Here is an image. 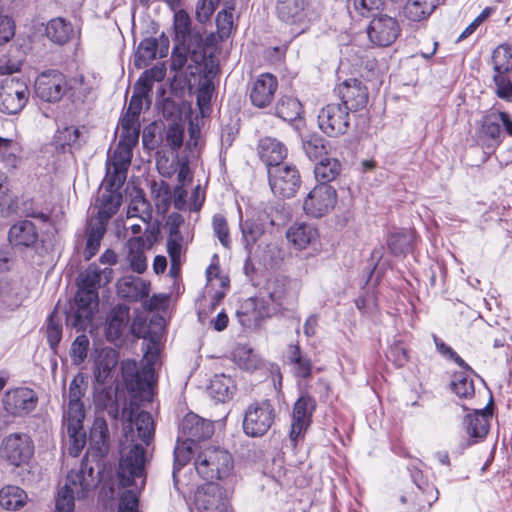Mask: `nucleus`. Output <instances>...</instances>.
<instances>
[{
  "label": "nucleus",
  "mask_w": 512,
  "mask_h": 512,
  "mask_svg": "<svg viewBox=\"0 0 512 512\" xmlns=\"http://www.w3.org/2000/svg\"><path fill=\"white\" fill-rule=\"evenodd\" d=\"M155 434L154 421L149 412L130 411L129 422L124 426L118 477L123 487L141 490L146 483V451Z\"/></svg>",
  "instance_id": "obj_1"
},
{
  "label": "nucleus",
  "mask_w": 512,
  "mask_h": 512,
  "mask_svg": "<svg viewBox=\"0 0 512 512\" xmlns=\"http://www.w3.org/2000/svg\"><path fill=\"white\" fill-rule=\"evenodd\" d=\"M113 270L100 269L90 264L79 275L78 290L69 309L66 311V323L77 331L86 330L93 320L94 310L98 305V289L111 281Z\"/></svg>",
  "instance_id": "obj_2"
},
{
  "label": "nucleus",
  "mask_w": 512,
  "mask_h": 512,
  "mask_svg": "<svg viewBox=\"0 0 512 512\" xmlns=\"http://www.w3.org/2000/svg\"><path fill=\"white\" fill-rule=\"evenodd\" d=\"M109 439V430L105 419L97 417L90 430L89 448L79 469L72 470L68 474V480L73 485L80 486L81 494L96 487L98 479L94 473L92 462L98 463L106 457L109 451Z\"/></svg>",
  "instance_id": "obj_3"
},
{
  "label": "nucleus",
  "mask_w": 512,
  "mask_h": 512,
  "mask_svg": "<svg viewBox=\"0 0 512 512\" xmlns=\"http://www.w3.org/2000/svg\"><path fill=\"white\" fill-rule=\"evenodd\" d=\"M502 127L508 135L512 136V120L506 112L490 111L480 121L475 138L477 144L488 156L494 153L502 142L504 136Z\"/></svg>",
  "instance_id": "obj_4"
},
{
  "label": "nucleus",
  "mask_w": 512,
  "mask_h": 512,
  "mask_svg": "<svg viewBox=\"0 0 512 512\" xmlns=\"http://www.w3.org/2000/svg\"><path fill=\"white\" fill-rule=\"evenodd\" d=\"M194 467L197 474L208 482L223 480L233 470V459L225 450L208 448L196 456Z\"/></svg>",
  "instance_id": "obj_5"
},
{
  "label": "nucleus",
  "mask_w": 512,
  "mask_h": 512,
  "mask_svg": "<svg viewBox=\"0 0 512 512\" xmlns=\"http://www.w3.org/2000/svg\"><path fill=\"white\" fill-rule=\"evenodd\" d=\"M278 19L291 26L295 35L304 33L317 18V13L309 0H276Z\"/></svg>",
  "instance_id": "obj_6"
},
{
  "label": "nucleus",
  "mask_w": 512,
  "mask_h": 512,
  "mask_svg": "<svg viewBox=\"0 0 512 512\" xmlns=\"http://www.w3.org/2000/svg\"><path fill=\"white\" fill-rule=\"evenodd\" d=\"M159 356L156 343L152 341L144 352L143 361L145 362L143 372L140 373L137 363L134 360H126L122 362V378L130 392L140 393L150 389L149 377L153 374L154 365Z\"/></svg>",
  "instance_id": "obj_7"
},
{
  "label": "nucleus",
  "mask_w": 512,
  "mask_h": 512,
  "mask_svg": "<svg viewBox=\"0 0 512 512\" xmlns=\"http://www.w3.org/2000/svg\"><path fill=\"white\" fill-rule=\"evenodd\" d=\"M276 418V410L268 399L251 403L244 414L243 431L250 437H262L265 435Z\"/></svg>",
  "instance_id": "obj_8"
},
{
  "label": "nucleus",
  "mask_w": 512,
  "mask_h": 512,
  "mask_svg": "<svg viewBox=\"0 0 512 512\" xmlns=\"http://www.w3.org/2000/svg\"><path fill=\"white\" fill-rule=\"evenodd\" d=\"M267 174L271 191L279 198L294 197L301 186L299 171L293 164L284 163L269 167Z\"/></svg>",
  "instance_id": "obj_9"
},
{
  "label": "nucleus",
  "mask_w": 512,
  "mask_h": 512,
  "mask_svg": "<svg viewBox=\"0 0 512 512\" xmlns=\"http://www.w3.org/2000/svg\"><path fill=\"white\" fill-rule=\"evenodd\" d=\"M493 82L496 94L502 99L512 98V81L509 73L512 72V46L499 45L492 53Z\"/></svg>",
  "instance_id": "obj_10"
},
{
  "label": "nucleus",
  "mask_w": 512,
  "mask_h": 512,
  "mask_svg": "<svg viewBox=\"0 0 512 512\" xmlns=\"http://www.w3.org/2000/svg\"><path fill=\"white\" fill-rule=\"evenodd\" d=\"M26 82L19 77H8L0 88V111L7 115H16L22 111L29 99Z\"/></svg>",
  "instance_id": "obj_11"
},
{
  "label": "nucleus",
  "mask_w": 512,
  "mask_h": 512,
  "mask_svg": "<svg viewBox=\"0 0 512 512\" xmlns=\"http://www.w3.org/2000/svg\"><path fill=\"white\" fill-rule=\"evenodd\" d=\"M1 457L9 464L20 467L27 464L34 454V444L26 433H12L0 445Z\"/></svg>",
  "instance_id": "obj_12"
},
{
  "label": "nucleus",
  "mask_w": 512,
  "mask_h": 512,
  "mask_svg": "<svg viewBox=\"0 0 512 512\" xmlns=\"http://www.w3.org/2000/svg\"><path fill=\"white\" fill-rule=\"evenodd\" d=\"M315 410L316 400L307 393L302 394L294 403L289 432V440L293 446H296L299 440L304 439L305 433L312 423Z\"/></svg>",
  "instance_id": "obj_13"
},
{
  "label": "nucleus",
  "mask_w": 512,
  "mask_h": 512,
  "mask_svg": "<svg viewBox=\"0 0 512 512\" xmlns=\"http://www.w3.org/2000/svg\"><path fill=\"white\" fill-rule=\"evenodd\" d=\"M318 125L329 137L344 135L350 126V111L340 103H329L319 111Z\"/></svg>",
  "instance_id": "obj_14"
},
{
  "label": "nucleus",
  "mask_w": 512,
  "mask_h": 512,
  "mask_svg": "<svg viewBox=\"0 0 512 512\" xmlns=\"http://www.w3.org/2000/svg\"><path fill=\"white\" fill-rule=\"evenodd\" d=\"M197 512H227L230 503L226 491L215 482L199 486L194 494Z\"/></svg>",
  "instance_id": "obj_15"
},
{
  "label": "nucleus",
  "mask_w": 512,
  "mask_h": 512,
  "mask_svg": "<svg viewBox=\"0 0 512 512\" xmlns=\"http://www.w3.org/2000/svg\"><path fill=\"white\" fill-rule=\"evenodd\" d=\"M132 146L118 142L106 163L105 183L110 187H122L133 155Z\"/></svg>",
  "instance_id": "obj_16"
},
{
  "label": "nucleus",
  "mask_w": 512,
  "mask_h": 512,
  "mask_svg": "<svg viewBox=\"0 0 512 512\" xmlns=\"http://www.w3.org/2000/svg\"><path fill=\"white\" fill-rule=\"evenodd\" d=\"M492 404V398L488 406L481 410H474L473 413L467 414L463 420V426L467 439H464L459 444V453H462L465 449L471 447L483 441L489 432V418L492 413L489 406Z\"/></svg>",
  "instance_id": "obj_17"
},
{
  "label": "nucleus",
  "mask_w": 512,
  "mask_h": 512,
  "mask_svg": "<svg viewBox=\"0 0 512 512\" xmlns=\"http://www.w3.org/2000/svg\"><path fill=\"white\" fill-rule=\"evenodd\" d=\"M400 31L396 18L381 13L373 16L367 27L370 42L378 47L390 46L398 38Z\"/></svg>",
  "instance_id": "obj_18"
},
{
  "label": "nucleus",
  "mask_w": 512,
  "mask_h": 512,
  "mask_svg": "<svg viewBox=\"0 0 512 512\" xmlns=\"http://www.w3.org/2000/svg\"><path fill=\"white\" fill-rule=\"evenodd\" d=\"M337 192L326 184L316 185L306 196L303 209L308 216L320 218L328 214L335 206Z\"/></svg>",
  "instance_id": "obj_19"
},
{
  "label": "nucleus",
  "mask_w": 512,
  "mask_h": 512,
  "mask_svg": "<svg viewBox=\"0 0 512 512\" xmlns=\"http://www.w3.org/2000/svg\"><path fill=\"white\" fill-rule=\"evenodd\" d=\"M35 94L45 102L55 103L66 94V77L58 70L41 73L35 80Z\"/></svg>",
  "instance_id": "obj_20"
},
{
  "label": "nucleus",
  "mask_w": 512,
  "mask_h": 512,
  "mask_svg": "<svg viewBox=\"0 0 512 512\" xmlns=\"http://www.w3.org/2000/svg\"><path fill=\"white\" fill-rule=\"evenodd\" d=\"M343 107L350 112H356L366 107L369 100L367 87L358 79L351 78L342 82L335 89Z\"/></svg>",
  "instance_id": "obj_21"
},
{
  "label": "nucleus",
  "mask_w": 512,
  "mask_h": 512,
  "mask_svg": "<svg viewBox=\"0 0 512 512\" xmlns=\"http://www.w3.org/2000/svg\"><path fill=\"white\" fill-rule=\"evenodd\" d=\"M38 397L36 393L26 387L15 388L4 394V409L13 416H24L32 412L37 405Z\"/></svg>",
  "instance_id": "obj_22"
},
{
  "label": "nucleus",
  "mask_w": 512,
  "mask_h": 512,
  "mask_svg": "<svg viewBox=\"0 0 512 512\" xmlns=\"http://www.w3.org/2000/svg\"><path fill=\"white\" fill-rule=\"evenodd\" d=\"M158 231L154 228L146 230L144 235L132 237L128 240L127 246L129 248L128 259L131 269L142 274L147 269V258L145 250L150 249L157 239Z\"/></svg>",
  "instance_id": "obj_23"
},
{
  "label": "nucleus",
  "mask_w": 512,
  "mask_h": 512,
  "mask_svg": "<svg viewBox=\"0 0 512 512\" xmlns=\"http://www.w3.org/2000/svg\"><path fill=\"white\" fill-rule=\"evenodd\" d=\"M213 433L214 425L212 421L190 412L185 415L181 422L178 437L196 445L197 442L209 439Z\"/></svg>",
  "instance_id": "obj_24"
},
{
  "label": "nucleus",
  "mask_w": 512,
  "mask_h": 512,
  "mask_svg": "<svg viewBox=\"0 0 512 512\" xmlns=\"http://www.w3.org/2000/svg\"><path fill=\"white\" fill-rule=\"evenodd\" d=\"M278 89V80L271 73L260 74L251 84L249 98L253 106L266 108L274 100Z\"/></svg>",
  "instance_id": "obj_25"
},
{
  "label": "nucleus",
  "mask_w": 512,
  "mask_h": 512,
  "mask_svg": "<svg viewBox=\"0 0 512 512\" xmlns=\"http://www.w3.org/2000/svg\"><path fill=\"white\" fill-rule=\"evenodd\" d=\"M173 28L175 39L180 44L189 46L192 50H202L203 38L200 32L192 29V22L189 14L183 10L174 13Z\"/></svg>",
  "instance_id": "obj_26"
},
{
  "label": "nucleus",
  "mask_w": 512,
  "mask_h": 512,
  "mask_svg": "<svg viewBox=\"0 0 512 512\" xmlns=\"http://www.w3.org/2000/svg\"><path fill=\"white\" fill-rule=\"evenodd\" d=\"M38 238L37 228L30 220H20L14 223L8 231V242L17 251L33 247Z\"/></svg>",
  "instance_id": "obj_27"
},
{
  "label": "nucleus",
  "mask_w": 512,
  "mask_h": 512,
  "mask_svg": "<svg viewBox=\"0 0 512 512\" xmlns=\"http://www.w3.org/2000/svg\"><path fill=\"white\" fill-rule=\"evenodd\" d=\"M103 186L104 190L97 197L95 203V206L98 208L97 215L90 219L100 220L107 226L108 221L117 213L121 205L122 195L118 191L121 187H110L105 183V180L103 181Z\"/></svg>",
  "instance_id": "obj_28"
},
{
  "label": "nucleus",
  "mask_w": 512,
  "mask_h": 512,
  "mask_svg": "<svg viewBox=\"0 0 512 512\" xmlns=\"http://www.w3.org/2000/svg\"><path fill=\"white\" fill-rule=\"evenodd\" d=\"M168 49L169 41L163 36L160 40L154 37L143 39L137 48L134 60L135 66L138 68L146 67L157 56H159V58L166 57Z\"/></svg>",
  "instance_id": "obj_29"
},
{
  "label": "nucleus",
  "mask_w": 512,
  "mask_h": 512,
  "mask_svg": "<svg viewBox=\"0 0 512 512\" xmlns=\"http://www.w3.org/2000/svg\"><path fill=\"white\" fill-rule=\"evenodd\" d=\"M287 147L280 140L273 137H263L258 143V154L265 163L267 170L269 167L284 164L287 157Z\"/></svg>",
  "instance_id": "obj_30"
},
{
  "label": "nucleus",
  "mask_w": 512,
  "mask_h": 512,
  "mask_svg": "<svg viewBox=\"0 0 512 512\" xmlns=\"http://www.w3.org/2000/svg\"><path fill=\"white\" fill-rule=\"evenodd\" d=\"M150 283L137 276H124L117 282L119 297L131 302H137L149 295Z\"/></svg>",
  "instance_id": "obj_31"
},
{
  "label": "nucleus",
  "mask_w": 512,
  "mask_h": 512,
  "mask_svg": "<svg viewBox=\"0 0 512 512\" xmlns=\"http://www.w3.org/2000/svg\"><path fill=\"white\" fill-rule=\"evenodd\" d=\"M117 363L118 354L116 350L108 347L101 349L94 361L93 375L95 382L101 385L106 383Z\"/></svg>",
  "instance_id": "obj_32"
},
{
  "label": "nucleus",
  "mask_w": 512,
  "mask_h": 512,
  "mask_svg": "<svg viewBox=\"0 0 512 512\" xmlns=\"http://www.w3.org/2000/svg\"><path fill=\"white\" fill-rule=\"evenodd\" d=\"M240 321L248 327L259 326L260 323L270 315L269 307L265 305L264 300L258 298L248 299L238 312Z\"/></svg>",
  "instance_id": "obj_33"
},
{
  "label": "nucleus",
  "mask_w": 512,
  "mask_h": 512,
  "mask_svg": "<svg viewBox=\"0 0 512 512\" xmlns=\"http://www.w3.org/2000/svg\"><path fill=\"white\" fill-rule=\"evenodd\" d=\"M439 5V0H407L402 14L410 22L427 20Z\"/></svg>",
  "instance_id": "obj_34"
},
{
  "label": "nucleus",
  "mask_w": 512,
  "mask_h": 512,
  "mask_svg": "<svg viewBox=\"0 0 512 512\" xmlns=\"http://www.w3.org/2000/svg\"><path fill=\"white\" fill-rule=\"evenodd\" d=\"M196 445L192 444L181 437H178L176 446L174 448V463H173V481L177 490H180L179 472L189 463L195 453Z\"/></svg>",
  "instance_id": "obj_35"
},
{
  "label": "nucleus",
  "mask_w": 512,
  "mask_h": 512,
  "mask_svg": "<svg viewBox=\"0 0 512 512\" xmlns=\"http://www.w3.org/2000/svg\"><path fill=\"white\" fill-rule=\"evenodd\" d=\"M209 395L218 402H226L233 396L236 385L234 380L225 374H216L207 388Z\"/></svg>",
  "instance_id": "obj_36"
},
{
  "label": "nucleus",
  "mask_w": 512,
  "mask_h": 512,
  "mask_svg": "<svg viewBox=\"0 0 512 512\" xmlns=\"http://www.w3.org/2000/svg\"><path fill=\"white\" fill-rule=\"evenodd\" d=\"M239 228L242 234V244L249 257L254 245L264 234V226L254 219L243 220L242 214L240 213Z\"/></svg>",
  "instance_id": "obj_37"
},
{
  "label": "nucleus",
  "mask_w": 512,
  "mask_h": 512,
  "mask_svg": "<svg viewBox=\"0 0 512 512\" xmlns=\"http://www.w3.org/2000/svg\"><path fill=\"white\" fill-rule=\"evenodd\" d=\"M287 239L298 249H305L318 236V231L310 224L295 223L286 233Z\"/></svg>",
  "instance_id": "obj_38"
},
{
  "label": "nucleus",
  "mask_w": 512,
  "mask_h": 512,
  "mask_svg": "<svg viewBox=\"0 0 512 512\" xmlns=\"http://www.w3.org/2000/svg\"><path fill=\"white\" fill-rule=\"evenodd\" d=\"M106 232V226L100 220L90 219L86 228V247L84 257L86 260L96 255L100 248L101 240Z\"/></svg>",
  "instance_id": "obj_39"
},
{
  "label": "nucleus",
  "mask_w": 512,
  "mask_h": 512,
  "mask_svg": "<svg viewBox=\"0 0 512 512\" xmlns=\"http://www.w3.org/2000/svg\"><path fill=\"white\" fill-rule=\"evenodd\" d=\"M81 488L79 485H73L68 479L66 484L58 491L55 501V512H74L75 507V496L78 498H84L91 490H87L84 494H81Z\"/></svg>",
  "instance_id": "obj_40"
},
{
  "label": "nucleus",
  "mask_w": 512,
  "mask_h": 512,
  "mask_svg": "<svg viewBox=\"0 0 512 512\" xmlns=\"http://www.w3.org/2000/svg\"><path fill=\"white\" fill-rule=\"evenodd\" d=\"M414 238L415 234L412 230L400 229L388 235L387 246L393 255H405L412 249Z\"/></svg>",
  "instance_id": "obj_41"
},
{
  "label": "nucleus",
  "mask_w": 512,
  "mask_h": 512,
  "mask_svg": "<svg viewBox=\"0 0 512 512\" xmlns=\"http://www.w3.org/2000/svg\"><path fill=\"white\" fill-rule=\"evenodd\" d=\"M93 90V83L83 74L78 73L69 79L66 78L65 92L73 101L84 102Z\"/></svg>",
  "instance_id": "obj_42"
},
{
  "label": "nucleus",
  "mask_w": 512,
  "mask_h": 512,
  "mask_svg": "<svg viewBox=\"0 0 512 512\" xmlns=\"http://www.w3.org/2000/svg\"><path fill=\"white\" fill-rule=\"evenodd\" d=\"M302 113L303 107L301 102L292 96H282L275 106V115L283 121H296L301 117Z\"/></svg>",
  "instance_id": "obj_43"
},
{
  "label": "nucleus",
  "mask_w": 512,
  "mask_h": 512,
  "mask_svg": "<svg viewBox=\"0 0 512 512\" xmlns=\"http://www.w3.org/2000/svg\"><path fill=\"white\" fill-rule=\"evenodd\" d=\"M46 36L52 42L63 45L69 41L73 34V27L70 22L58 17L51 19L45 30Z\"/></svg>",
  "instance_id": "obj_44"
},
{
  "label": "nucleus",
  "mask_w": 512,
  "mask_h": 512,
  "mask_svg": "<svg viewBox=\"0 0 512 512\" xmlns=\"http://www.w3.org/2000/svg\"><path fill=\"white\" fill-rule=\"evenodd\" d=\"M341 162L336 158H323L314 167L316 180L320 184H326L334 181L341 173Z\"/></svg>",
  "instance_id": "obj_45"
},
{
  "label": "nucleus",
  "mask_w": 512,
  "mask_h": 512,
  "mask_svg": "<svg viewBox=\"0 0 512 512\" xmlns=\"http://www.w3.org/2000/svg\"><path fill=\"white\" fill-rule=\"evenodd\" d=\"M127 217H137L148 225L152 220V206L150 202L145 198L142 190H137L131 199L127 210Z\"/></svg>",
  "instance_id": "obj_46"
},
{
  "label": "nucleus",
  "mask_w": 512,
  "mask_h": 512,
  "mask_svg": "<svg viewBox=\"0 0 512 512\" xmlns=\"http://www.w3.org/2000/svg\"><path fill=\"white\" fill-rule=\"evenodd\" d=\"M26 501V492L18 486L7 485L0 490V505L6 510H18Z\"/></svg>",
  "instance_id": "obj_47"
},
{
  "label": "nucleus",
  "mask_w": 512,
  "mask_h": 512,
  "mask_svg": "<svg viewBox=\"0 0 512 512\" xmlns=\"http://www.w3.org/2000/svg\"><path fill=\"white\" fill-rule=\"evenodd\" d=\"M471 375H476L475 371H463L456 372L453 375V379L451 381V389L452 391L461 398H472L475 394V386L474 381L471 378Z\"/></svg>",
  "instance_id": "obj_48"
},
{
  "label": "nucleus",
  "mask_w": 512,
  "mask_h": 512,
  "mask_svg": "<svg viewBox=\"0 0 512 512\" xmlns=\"http://www.w3.org/2000/svg\"><path fill=\"white\" fill-rule=\"evenodd\" d=\"M129 320V308L124 305L114 307L109 315L108 337L118 338L122 335Z\"/></svg>",
  "instance_id": "obj_49"
},
{
  "label": "nucleus",
  "mask_w": 512,
  "mask_h": 512,
  "mask_svg": "<svg viewBox=\"0 0 512 512\" xmlns=\"http://www.w3.org/2000/svg\"><path fill=\"white\" fill-rule=\"evenodd\" d=\"M85 408L83 402H68L67 410L63 415V422L67 431L76 433V429H83Z\"/></svg>",
  "instance_id": "obj_50"
},
{
  "label": "nucleus",
  "mask_w": 512,
  "mask_h": 512,
  "mask_svg": "<svg viewBox=\"0 0 512 512\" xmlns=\"http://www.w3.org/2000/svg\"><path fill=\"white\" fill-rule=\"evenodd\" d=\"M19 304L15 283L4 276H0V313L5 309H13Z\"/></svg>",
  "instance_id": "obj_51"
},
{
  "label": "nucleus",
  "mask_w": 512,
  "mask_h": 512,
  "mask_svg": "<svg viewBox=\"0 0 512 512\" xmlns=\"http://www.w3.org/2000/svg\"><path fill=\"white\" fill-rule=\"evenodd\" d=\"M302 147L311 160H316L327 153L325 139L318 134H310L303 138Z\"/></svg>",
  "instance_id": "obj_52"
},
{
  "label": "nucleus",
  "mask_w": 512,
  "mask_h": 512,
  "mask_svg": "<svg viewBox=\"0 0 512 512\" xmlns=\"http://www.w3.org/2000/svg\"><path fill=\"white\" fill-rule=\"evenodd\" d=\"M150 87L143 83V80H137L133 87V94L131 96L127 112L140 116L142 111L144 99L148 97Z\"/></svg>",
  "instance_id": "obj_53"
},
{
  "label": "nucleus",
  "mask_w": 512,
  "mask_h": 512,
  "mask_svg": "<svg viewBox=\"0 0 512 512\" xmlns=\"http://www.w3.org/2000/svg\"><path fill=\"white\" fill-rule=\"evenodd\" d=\"M46 338L50 348L53 351H56L62 339V324L61 319L58 317L55 311H53L48 317Z\"/></svg>",
  "instance_id": "obj_54"
},
{
  "label": "nucleus",
  "mask_w": 512,
  "mask_h": 512,
  "mask_svg": "<svg viewBox=\"0 0 512 512\" xmlns=\"http://www.w3.org/2000/svg\"><path fill=\"white\" fill-rule=\"evenodd\" d=\"M80 131L74 126H65L58 128L54 135V142L57 147L65 150L66 146L73 147L78 144Z\"/></svg>",
  "instance_id": "obj_55"
},
{
  "label": "nucleus",
  "mask_w": 512,
  "mask_h": 512,
  "mask_svg": "<svg viewBox=\"0 0 512 512\" xmlns=\"http://www.w3.org/2000/svg\"><path fill=\"white\" fill-rule=\"evenodd\" d=\"M200 51L201 50L189 49L188 45L177 42V45L173 48L171 54V70L175 72L181 71L187 63L188 55L191 54L196 56Z\"/></svg>",
  "instance_id": "obj_56"
},
{
  "label": "nucleus",
  "mask_w": 512,
  "mask_h": 512,
  "mask_svg": "<svg viewBox=\"0 0 512 512\" xmlns=\"http://www.w3.org/2000/svg\"><path fill=\"white\" fill-rule=\"evenodd\" d=\"M89 338L85 334H81L73 341L70 349L71 361L74 365H80L87 357L89 350Z\"/></svg>",
  "instance_id": "obj_57"
},
{
  "label": "nucleus",
  "mask_w": 512,
  "mask_h": 512,
  "mask_svg": "<svg viewBox=\"0 0 512 512\" xmlns=\"http://www.w3.org/2000/svg\"><path fill=\"white\" fill-rule=\"evenodd\" d=\"M212 228L221 245L229 249L231 247L230 231L227 220L222 214L217 213L213 216Z\"/></svg>",
  "instance_id": "obj_58"
},
{
  "label": "nucleus",
  "mask_w": 512,
  "mask_h": 512,
  "mask_svg": "<svg viewBox=\"0 0 512 512\" xmlns=\"http://www.w3.org/2000/svg\"><path fill=\"white\" fill-rule=\"evenodd\" d=\"M433 341L436 347V350L439 354H441L444 358L448 360L454 361L460 368L465 369L466 371L473 372V369L470 365H468L458 354L454 351L449 345H447L441 338L436 335H433Z\"/></svg>",
  "instance_id": "obj_59"
},
{
  "label": "nucleus",
  "mask_w": 512,
  "mask_h": 512,
  "mask_svg": "<svg viewBox=\"0 0 512 512\" xmlns=\"http://www.w3.org/2000/svg\"><path fill=\"white\" fill-rule=\"evenodd\" d=\"M414 482L417 485L418 492L415 493V497L418 500L417 507H415L418 510L424 509L425 505L424 503H427V507L430 508L434 501H436L437 496H434V493H438V491L433 487L430 486L428 483H419L416 480V476H413Z\"/></svg>",
  "instance_id": "obj_60"
},
{
  "label": "nucleus",
  "mask_w": 512,
  "mask_h": 512,
  "mask_svg": "<svg viewBox=\"0 0 512 512\" xmlns=\"http://www.w3.org/2000/svg\"><path fill=\"white\" fill-rule=\"evenodd\" d=\"M184 129L178 123H171L168 125L165 131V144L172 150L176 151L180 149L183 144Z\"/></svg>",
  "instance_id": "obj_61"
},
{
  "label": "nucleus",
  "mask_w": 512,
  "mask_h": 512,
  "mask_svg": "<svg viewBox=\"0 0 512 512\" xmlns=\"http://www.w3.org/2000/svg\"><path fill=\"white\" fill-rule=\"evenodd\" d=\"M86 391V376L78 372L72 379L68 390V402H82Z\"/></svg>",
  "instance_id": "obj_62"
},
{
  "label": "nucleus",
  "mask_w": 512,
  "mask_h": 512,
  "mask_svg": "<svg viewBox=\"0 0 512 512\" xmlns=\"http://www.w3.org/2000/svg\"><path fill=\"white\" fill-rule=\"evenodd\" d=\"M354 9L362 16L378 15L384 6V0H353Z\"/></svg>",
  "instance_id": "obj_63"
},
{
  "label": "nucleus",
  "mask_w": 512,
  "mask_h": 512,
  "mask_svg": "<svg viewBox=\"0 0 512 512\" xmlns=\"http://www.w3.org/2000/svg\"><path fill=\"white\" fill-rule=\"evenodd\" d=\"M69 438L68 453L73 457H77L86 444V433L83 429H76V433L67 431Z\"/></svg>",
  "instance_id": "obj_64"
}]
</instances>
